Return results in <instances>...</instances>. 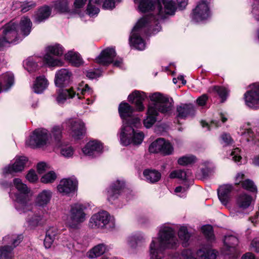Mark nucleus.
<instances>
[{"mask_svg":"<svg viewBox=\"0 0 259 259\" xmlns=\"http://www.w3.org/2000/svg\"><path fill=\"white\" fill-rule=\"evenodd\" d=\"M158 7L156 15L150 14L140 19L134 27L130 37L131 44L137 50L142 51L145 48V42L141 35L146 32V28L155 33L161 29L158 24L169 16L174 15L177 9L172 0H158Z\"/></svg>","mask_w":259,"mask_h":259,"instance_id":"obj_1","label":"nucleus"},{"mask_svg":"<svg viewBox=\"0 0 259 259\" xmlns=\"http://www.w3.org/2000/svg\"><path fill=\"white\" fill-rule=\"evenodd\" d=\"M134 108L127 103L123 102L119 105L118 112L123 122L119 138L123 146L138 145L144 139V134L134 128L140 126L141 122L140 118L134 115Z\"/></svg>","mask_w":259,"mask_h":259,"instance_id":"obj_2","label":"nucleus"},{"mask_svg":"<svg viewBox=\"0 0 259 259\" xmlns=\"http://www.w3.org/2000/svg\"><path fill=\"white\" fill-rule=\"evenodd\" d=\"M151 102L149 104L147 116L143 120L146 128L151 127L156 121L159 113L164 115L170 114L173 107V100L158 92L149 95Z\"/></svg>","mask_w":259,"mask_h":259,"instance_id":"obj_3","label":"nucleus"},{"mask_svg":"<svg viewBox=\"0 0 259 259\" xmlns=\"http://www.w3.org/2000/svg\"><path fill=\"white\" fill-rule=\"evenodd\" d=\"M179 245L178 240L174 230L164 226L160 230L158 237L153 238L149 250L151 259H161L164 257L165 249H175Z\"/></svg>","mask_w":259,"mask_h":259,"instance_id":"obj_4","label":"nucleus"},{"mask_svg":"<svg viewBox=\"0 0 259 259\" xmlns=\"http://www.w3.org/2000/svg\"><path fill=\"white\" fill-rule=\"evenodd\" d=\"M13 185L18 193H10V197L15 201L16 209L20 213H26L33 209V204L28 196L30 189L26 184L22 183L21 179L15 178L13 180Z\"/></svg>","mask_w":259,"mask_h":259,"instance_id":"obj_5","label":"nucleus"},{"mask_svg":"<svg viewBox=\"0 0 259 259\" xmlns=\"http://www.w3.org/2000/svg\"><path fill=\"white\" fill-rule=\"evenodd\" d=\"M78 92H76L72 89H65L62 90L59 92L56 100L58 104H63L67 99L75 98V100H80L82 98L81 95L83 96L84 98L89 96H91L93 94V90L90 88L88 84H80L79 87L77 88Z\"/></svg>","mask_w":259,"mask_h":259,"instance_id":"obj_6","label":"nucleus"},{"mask_svg":"<svg viewBox=\"0 0 259 259\" xmlns=\"http://www.w3.org/2000/svg\"><path fill=\"white\" fill-rule=\"evenodd\" d=\"M22 39L18 30V24L13 21H10L3 27V34L0 37V50L7 44H17Z\"/></svg>","mask_w":259,"mask_h":259,"instance_id":"obj_7","label":"nucleus"},{"mask_svg":"<svg viewBox=\"0 0 259 259\" xmlns=\"http://www.w3.org/2000/svg\"><path fill=\"white\" fill-rule=\"evenodd\" d=\"M63 52V47L59 44L48 47L42 59L44 64L49 67L62 66L63 62L59 57L62 55Z\"/></svg>","mask_w":259,"mask_h":259,"instance_id":"obj_8","label":"nucleus"},{"mask_svg":"<svg viewBox=\"0 0 259 259\" xmlns=\"http://www.w3.org/2000/svg\"><path fill=\"white\" fill-rule=\"evenodd\" d=\"M50 143L48 131L45 128H38L34 131L26 144L32 148H41Z\"/></svg>","mask_w":259,"mask_h":259,"instance_id":"obj_9","label":"nucleus"},{"mask_svg":"<svg viewBox=\"0 0 259 259\" xmlns=\"http://www.w3.org/2000/svg\"><path fill=\"white\" fill-rule=\"evenodd\" d=\"M86 207L79 203L74 204L71 206L69 214V225L72 228H75L79 224L85 220L84 210Z\"/></svg>","mask_w":259,"mask_h":259,"instance_id":"obj_10","label":"nucleus"},{"mask_svg":"<svg viewBox=\"0 0 259 259\" xmlns=\"http://www.w3.org/2000/svg\"><path fill=\"white\" fill-rule=\"evenodd\" d=\"M23 239L22 235L7 236L3 238L5 242L11 243L12 246L6 245L0 247V259H13V249L19 244Z\"/></svg>","mask_w":259,"mask_h":259,"instance_id":"obj_11","label":"nucleus"},{"mask_svg":"<svg viewBox=\"0 0 259 259\" xmlns=\"http://www.w3.org/2000/svg\"><path fill=\"white\" fill-rule=\"evenodd\" d=\"M149 151L150 153L160 152L164 155H168L172 153L174 148L169 142L159 138L150 144Z\"/></svg>","mask_w":259,"mask_h":259,"instance_id":"obj_12","label":"nucleus"},{"mask_svg":"<svg viewBox=\"0 0 259 259\" xmlns=\"http://www.w3.org/2000/svg\"><path fill=\"white\" fill-rule=\"evenodd\" d=\"M110 214L103 211L94 214L90 220L89 225L92 228H104L108 224L114 226V223L110 220Z\"/></svg>","mask_w":259,"mask_h":259,"instance_id":"obj_13","label":"nucleus"},{"mask_svg":"<svg viewBox=\"0 0 259 259\" xmlns=\"http://www.w3.org/2000/svg\"><path fill=\"white\" fill-rule=\"evenodd\" d=\"M116 52L114 48H107L103 50L101 54L96 58V61L103 65H107L113 63L115 66L119 67L122 64V60L119 58L114 61L116 56Z\"/></svg>","mask_w":259,"mask_h":259,"instance_id":"obj_14","label":"nucleus"},{"mask_svg":"<svg viewBox=\"0 0 259 259\" xmlns=\"http://www.w3.org/2000/svg\"><path fill=\"white\" fill-rule=\"evenodd\" d=\"M77 185L78 181L75 177L63 179L57 186V190L63 195H69L77 190Z\"/></svg>","mask_w":259,"mask_h":259,"instance_id":"obj_15","label":"nucleus"},{"mask_svg":"<svg viewBox=\"0 0 259 259\" xmlns=\"http://www.w3.org/2000/svg\"><path fill=\"white\" fill-rule=\"evenodd\" d=\"M246 105L249 108H259V83L253 84L251 90L244 94Z\"/></svg>","mask_w":259,"mask_h":259,"instance_id":"obj_16","label":"nucleus"},{"mask_svg":"<svg viewBox=\"0 0 259 259\" xmlns=\"http://www.w3.org/2000/svg\"><path fill=\"white\" fill-rule=\"evenodd\" d=\"M49 218V213L45 209L35 212L33 216L27 219L26 222L30 229L44 226Z\"/></svg>","mask_w":259,"mask_h":259,"instance_id":"obj_17","label":"nucleus"},{"mask_svg":"<svg viewBox=\"0 0 259 259\" xmlns=\"http://www.w3.org/2000/svg\"><path fill=\"white\" fill-rule=\"evenodd\" d=\"M66 126L75 139H80L85 133L84 124L79 120L69 119L66 122Z\"/></svg>","mask_w":259,"mask_h":259,"instance_id":"obj_18","label":"nucleus"},{"mask_svg":"<svg viewBox=\"0 0 259 259\" xmlns=\"http://www.w3.org/2000/svg\"><path fill=\"white\" fill-rule=\"evenodd\" d=\"M210 16L208 4L205 1H200L193 10L192 19L196 22L207 19Z\"/></svg>","mask_w":259,"mask_h":259,"instance_id":"obj_19","label":"nucleus"},{"mask_svg":"<svg viewBox=\"0 0 259 259\" xmlns=\"http://www.w3.org/2000/svg\"><path fill=\"white\" fill-rule=\"evenodd\" d=\"M103 150L102 144L96 140L90 141L82 149L83 153L89 157H95L99 155Z\"/></svg>","mask_w":259,"mask_h":259,"instance_id":"obj_20","label":"nucleus"},{"mask_svg":"<svg viewBox=\"0 0 259 259\" xmlns=\"http://www.w3.org/2000/svg\"><path fill=\"white\" fill-rule=\"evenodd\" d=\"M28 159L25 156L16 157L15 161L12 164H9L3 169L4 174H13L22 171Z\"/></svg>","mask_w":259,"mask_h":259,"instance_id":"obj_21","label":"nucleus"},{"mask_svg":"<svg viewBox=\"0 0 259 259\" xmlns=\"http://www.w3.org/2000/svg\"><path fill=\"white\" fill-rule=\"evenodd\" d=\"M72 73L68 69L62 68L58 70L55 77V83L59 88L68 85L71 80Z\"/></svg>","mask_w":259,"mask_h":259,"instance_id":"obj_22","label":"nucleus"},{"mask_svg":"<svg viewBox=\"0 0 259 259\" xmlns=\"http://www.w3.org/2000/svg\"><path fill=\"white\" fill-rule=\"evenodd\" d=\"M146 97L147 96L145 93L135 91L128 96V99L130 102H132L135 103L137 110L142 111L145 109L143 102Z\"/></svg>","mask_w":259,"mask_h":259,"instance_id":"obj_23","label":"nucleus"},{"mask_svg":"<svg viewBox=\"0 0 259 259\" xmlns=\"http://www.w3.org/2000/svg\"><path fill=\"white\" fill-rule=\"evenodd\" d=\"M53 197V192L49 189H44L39 192L35 199V204L39 207H45L48 205Z\"/></svg>","mask_w":259,"mask_h":259,"instance_id":"obj_24","label":"nucleus"},{"mask_svg":"<svg viewBox=\"0 0 259 259\" xmlns=\"http://www.w3.org/2000/svg\"><path fill=\"white\" fill-rule=\"evenodd\" d=\"M124 186L123 181L117 180L113 183L107 191L108 199L111 201L117 198L122 192Z\"/></svg>","mask_w":259,"mask_h":259,"instance_id":"obj_25","label":"nucleus"},{"mask_svg":"<svg viewBox=\"0 0 259 259\" xmlns=\"http://www.w3.org/2000/svg\"><path fill=\"white\" fill-rule=\"evenodd\" d=\"M232 189V185L227 184L220 186L218 189V197L223 205H226L228 203Z\"/></svg>","mask_w":259,"mask_h":259,"instance_id":"obj_26","label":"nucleus"},{"mask_svg":"<svg viewBox=\"0 0 259 259\" xmlns=\"http://www.w3.org/2000/svg\"><path fill=\"white\" fill-rule=\"evenodd\" d=\"M238 134L245 138L247 142L251 144H257L259 142V130L257 131L256 135H254L253 132L249 128L241 127L238 132Z\"/></svg>","mask_w":259,"mask_h":259,"instance_id":"obj_27","label":"nucleus"},{"mask_svg":"<svg viewBox=\"0 0 259 259\" xmlns=\"http://www.w3.org/2000/svg\"><path fill=\"white\" fill-rule=\"evenodd\" d=\"M52 9L48 6H44L38 9L34 16V22L40 23L45 21L50 16Z\"/></svg>","mask_w":259,"mask_h":259,"instance_id":"obj_28","label":"nucleus"},{"mask_svg":"<svg viewBox=\"0 0 259 259\" xmlns=\"http://www.w3.org/2000/svg\"><path fill=\"white\" fill-rule=\"evenodd\" d=\"M31 27L32 22L28 17H23L21 18L19 25H18V30L22 38L30 33Z\"/></svg>","mask_w":259,"mask_h":259,"instance_id":"obj_29","label":"nucleus"},{"mask_svg":"<svg viewBox=\"0 0 259 259\" xmlns=\"http://www.w3.org/2000/svg\"><path fill=\"white\" fill-rule=\"evenodd\" d=\"M178 117L184 118L194 114L195 109L193 104H182L177 107Z\"/></svg>","mask_w":259,"mask_h":259,"instance_id":"obj_30","label":"nucleus"},{"mask_svg":"<svg viewBox=\"0 0 259 259\" xmlns=\"http://www.w3.org/2000/svg\"><path fill=\"white\" fill-rule=\"evenodd\" d=\"M2 82H0V93L8 91L14 84V76L12 72H6L3 74Z\"/></svg>","mask_w":259,"mask_h":259,"instance_id":"obj_31","label":"nucleus"},{"mask_svg":"<svg viewBox=\"0 0 259 259\" xmlns=\"http://www.w3.org/2000/svg\"><path fill=\"white\" fill-rule=\"evenodd\" d=\"M252 197L245 193L239 195L236 199V205L241 210L248 208L251 204Z\"/></svg>","mask_w":259,"mask_h":259,"instance_id":"obj_32","label":"nucleus"},{"mask_svg":"<svg viewBox=\"0 0 259 259\" xmlns=\"http://www.w3.org/2000/svg\"><path fill=\"white\" fill-rule=\"evenodd\" d=\"M135 3H139L138 8L142 12L152 11L155 7L156 2L153 0H134Z\"/></svg>","mask_w":259,"mask_h":259,"instance_id":"obj_33","label":"nucleus"},{"mask_svg":"<svg viewBox=\"0 0 259 259\" xmlns=\"http://www.w3.org/2000/svg\"><path fill=\"white\" fill-rule=\"evenodd\" d=\"M47 79L44 76L36 78L33 86V91L37 94H40L45 90L48 85Z\"/></svg>","mask_w":259,"mask_h":259,"instance_id":"obj_34","label":"nucleus"},{"mask_svg":"<svg viewBox=\"0 0 259 259\" xmlns=\"http://www.w3.org/2000/svg\"><path fill=\"white\" fill-rule=\"evenodd\" d=\"M65 58L72 65L76 67L80 66L82 63V60L80 55L73 51H69L65 54Z\"/></svg>","mask_w":259,"mask_h":259,"instance_id":"obj_35","label":"nucleus"},{"mask_svg":"<svg viewBox=\"0 0 259 259\" xmlns=\"http://www.w3.org/2000/svg\"><path fill=\"white\" fill-rule=\"evenodd\" d=\"M143 175L146 180L151 183L158 182L161 178V174L154 169H146L143 171Z\"/></svg>","mask_w":259,"mask_h":259,"instance_id":"obj_36","label":"nucleus"},{"mask_svg":"<svg viewBox=\"0 0 259 259\" xmlns=\"http://www.w3.org/2000/svg\"><path fill=\"white\" fill-rule=\"evenodd\" d=\"M197 255L200 259H215L217 255L213 250L202 248L197 251Z\"/></svg>","mask_w":259,"mask_h":259,"instance_id":"obj_37","label":"nucleus"},{"mask_svg":"<svg viewBox=\"0 0 259 259\" xmlns=\"http://www.w3.org/2000/svg\"><path fill=\"white\" fill-rule=\"evenodd\" d=\"M224 244L227 250L231 251H235V247L238 243V239L233 235H229L225 237Z\"/></svg>","mask_w":259,"mask_h":259,"instance_id":"obj_38","label":"nucleus"},{"mask_svg":"<svg viewBox=\"0 0 259 259\" xmlns=\"http://www.w3.org/2000/svg\"><path fill=\"white\" fill-rule=\"evenodd\" d=\"M191 172L189 170H184L178 169L172 171L169 175V177L171 179L178 178L182 180H186L191 177Z\"/></svg>","mask_w":259,"mask_h":259,"instance_id":"obj_39","label":"nucleus"},{"mask_svg":"<svg viewBox=\"0 0 259 259\" xmlns=\"http://www.w3.org/2000/svg\"><path fill=\"white\" fill-rule=\"evenodd\" d=\"M62 127L59 126H55L53 127L51 133L49 134L50 137V143L54 141L58 143L62 139Z\"/></svg>","mask_w":259,"mask_h":259,"instance_id":"obj_40","label":"nucleus"},{"mask_svg":"<svg viewBox=\"0 0 259 259\" xmlns=\"http://www.w3.org/2000/svg\"><path fill=\"white\" fill-rule=\"evenodd\" d=\"M101 5V0H89L87 7V12L90 16H94L99 12V6Z\"/></svg>","mask_w":259,"mask_h":259,"instance_id":"obj_41","label":"nucleus"},{"mask_svg":"<svg viewBox=\"0 0 259 259\" xmlns=\"http://www.w3.org/2000/svg\"><path fill=\"white\" fill-rule=\"evenodd\" d=\"M107 250V247L104 244H99L93 248L89 253L90 258H95L101 256Z\"/></svg>","mask_w":259,"mask_h":259,"instance_id":"obj_42","label":"nucleus"},{"mask_svg":"<svg viewBox=\"0 0 259 259\" xmlns=\"http://www.w3.org/2000/svg\"><path fill=\"white\" fill-rule=\"evenodd\" d=\"M178 236L180 239L183 241V245H186L187 242L189 240L191 235L188 231L187 227L185 226H181L178 231Z\"/></svg>","mask_w":259,"mask_h":259,"instance_id":"obj_43","label":"nucleus"},{"mask_svg":"<svg viewBox=\"0 0 259 259\" xmlns=\"http://www.w3.org/2000/svg\"><path fill=\"white\" fill-rule=\"evenodd\" d=\"M60 152L62 156L69 158L73 156L74 150L70 145H62L60 148Z\"/></svg>","mask_w":259,"mask_h":259,"instance_id":"obj_44","label":"nucleus"},{"mask_svg":"<svg viewBox=\"0 0 259 259\" xmlns=\"http://www.w3.org/2000/svg\"><path fill=\"white\" fill-rule=\"evenodd\" d=\"M196 157L192 155L183 156L179 158L178 163L179 165L185 166L194 163L196 161Z\"/></svg>","mask_w":259,"mask_h":259,"instance_id":"obj_45","label":"nucleus"},{"mask_svg":"<svg viewBox=\"0 0 259 259\" xmlns=\"http://www.w3.org/2000/svg\"><path fill=\"white\" fill-rule=\"evenodd\" d=\"M70 0H59L55 4V8L61 12H67L69 10Z\"/></svg>","mask_w":259,"mask_h":259,"instance_id":"obj_46","label":"nucleus"},{"mask_svg":"<svg viewBox=\"0 0 259 259\" xmlns=\"http://www.w3.org/2000/svg\"><path fill=\"white\" fill-rule=\"evenodd\" d=\"M25 68L29 72L35 71L37 69V64L32 58H28L24 62Z\"/></svg>","mask_w":259,"mask_h":259,"instance_id":"obj_47","label":"nucleus"},{"mask_svg":"<svg viewBox=\"0 0 259 259\" xmlns=\"http://www.w3.org/2000/svg\"><path fill=\"white\" fill-rule=\"evenodd\" d=\"M196 259L192 251L189 249L184 250L181 255L179 254L175 255L172 259Z\"/></svg>","mask_w":259,"mask_h":259,"instance_id":"obj_48","label":"nucleus"},{"mask_svg":"<svg viewBox=\"0 0 259 259\" xmlns=\"http://www.w3.org/2000/svg\"><path fill=\"white\" fill-rule=\"evenodd\" d=\"M201 230L208 240L211 241L214 240V237L213 233V229L211 225H207L202 226Z\"/></svg>","mask_w":259,"mask_h":259,"instance_id":"obj_49","label":"nucleus"},{"mask_svg":"<svg viewBox=\"0 0 259 259\" xmlns=\"http://www.w3.org/2000/svg\"><path fill=\"white\" fill-rule=\"evenodd\" d=\"M242 187L250 192H256L257 188L253 182L250 179L245 180L242 183Z\"/></svg>","mask_w":259,"mask_h":259,"instance_id":"obj_50","label":"nucleus"},{"mask_svg":"<svg viewBox=\"0 0 259 259\" xmlns=\"http://www.w3.org/2000/svg\"><path fill=\"white\" fill-rule=\"evenodd\" d=\"M213 90L217 93L220 97L222 99V102H224L226 100L229 93V91L226 88L217 86L213 87Z\"/></svg>","mask_w":259,"mask_h":259,"instance_id":"obj_51","label":"nucleus"},{"mask_svg":"<svg viewBox=\"0 0 259 259\" xmlns=\"http://www.w3.org/2000/svg\"><path fill=\"white\" fill-rule=\"evenodd\" d=\"M144 239V237L141 234H136L130 237L128 239V244L133 248L136 247L138 243Z\"/></svg>","mask_w":259,"mask_h":259,"instance_id":"obj_52","label":"nucleus"},{"mask_svg":"<svg viewBox=\"0 0 259 259\" xmlns=\"http://www.w3.org/2000/svg\"><path fill=\"white\" fill-rule=\"evenodd\" d=\"M56 178L57 176L55 172L51 171L41 177V182L45 184L51 183L56 180Z\"/></svg>","mask_w":259,"mask_h":259,"instance_id":"obj_53","label":"nucleus"},{"mask_svg":"<svg viewBox=\"0 0 259 259\" xmlns=\"http://www.w3.org/2000/svg\"><path fill=\"white\" fill-rule=\"evenodd\" d=\"M36 6V4L34 1H25L21 5V11L25 13L34 8Z\"/></svg>","mask_w":259,"mask_h":259,"instance_id":"obj_54","label":"nucleus"},{"mask_svg":"<svg viewBox=\"0 0 259 259\" xmlns=\"http://www.w3.org/2000/svg\"><path fill=\"white\" fill-rule=\"evenodd\" d=\"M58 235V230L56 227H51L47 230L46 236H49V238H52L53 240H55Z\"/></svg>","mask_w":259,"mask_h":259,"instance_id":"obj_55","label":"nucleus"},{"mask_svg":"<svg viewBox=\"0 0 259 259\" xmlns=\"http://www.w3.org/2000/svg\"><path fill=\"white\" fill-rule=\"evenodd\" d=\"M120 0H105L103 4V8L106 10H112L115 7L116 2Z\"/></svg>","mask_w":259,"mask_h":259,"instance_id":"obj_56","label":"nucleus"},{"mask_svg":"<svg viewBox=\"0 0 259 259\" xmlns=\"http://www.w3.org/2000/svg\"><path fill=\"white\" fill-rule=\"evenodd\" d=\"M101 75V72L99 70H88L86 71V76L90 79H95Z\"/></svg>","mask_w":259,"mask_h":259,"instance_id":"obj_57","label":"nucleus"},{"mask_svg":"<svg viewBox=\"0 0 259 259\" xmlns=\"http://www.w3.org/2000/svg\"><path fill=\"white\" fill-rule=\"evenodd\" d=\"M240 150L236 148L234 149L231 152V156L232 159L235 162H239L240 159L242 158L240 156Z\"/></svg>","mask_w":259,"mask_h":259,"instance_id":"obj_58","label":"nucleus"},{"mask_svg":"<svg viewBox=\"0 0 259 259\" xmlns=\"http://www.w3.org/2000/svg\"><path fill=\"white\" fill-rule=\"evenodd\" d=\"M26 178L30 182L33 183L36 182L38 180V177L35 173V171L33 170H30L26 176Z\"/></svg>","mask_w":259,"mask_h":259,"instance_id":"obj_59","label":"nucleus"},{"mask_svg":"<svg viewBox=\"0 0 259 259\" xmlns=\"http://www.w3.org/2000/svg\"><path fill=\"white\" fill-rule=\"evenodd\" d=\"M188 189V187H182V186H178L175 189V192L177 193H181V194H178V196L180 197H185L186 195V191Z\"/></svg>","mask_w":259,"mask_h":259,"instance_id":"obj_60","label":"nucleus"},{"mask_svg":"<svg viewBox=\"0 0 259 259\" xmlns=\"http://www.w3.org/2000/svg\"><path fill=\"white\" fill-rule=\"evenodd\" d=\"M222 139L225 145L227 146L233 144V140L230 135L224 134L222 135Z\"/></svg>","mask_w":259,"mask_h":259,"instance_id":"obj_61","label":"nucleus"},{"mask_svg":"<svg viewBox=\"0 0 259 259\" xmlns=\"http://www.w3.org/2000/svg\"><path fill=\"white\" fill-rule=\"evenodd\" d=\"M208 100V97L206 94H203L200 96L196 100L197 104L199 106H203L205 105Z\"/></svg>","mask_w":259,"mask_h":259,"instance_id":"obj_62","label":"nucleus"},{"mask_svg":"<svg viewBox=\"0 0 259 259\" xmlns=\"http://www.w3.org/2000/svg\"><path fill=\"white\" fill-rule=\"evenodd\" d=\"M244 176H245L243 172H238L235 177V184L236 185H239L240 184H242V182L244 181Z\"/></svg>","mask_w":259,"mask_h":259,"instance_id":"obj_63","label":"nucleus"},{"mask_svg":"<svg viewBox=\"0 0 259 259\" xmlns=\"http://www.w3.org/2000/svg\"><path fill=\"white\" fill-rule=\"evenodd\" d=\"M54 242V241L52 240V238H49V236H45L44 244L46 248H50Z\"/></svg>","mask_w":259,"mask_h":259,"instance_id":"obj_64","label":"nucleus"}]
</instances>
